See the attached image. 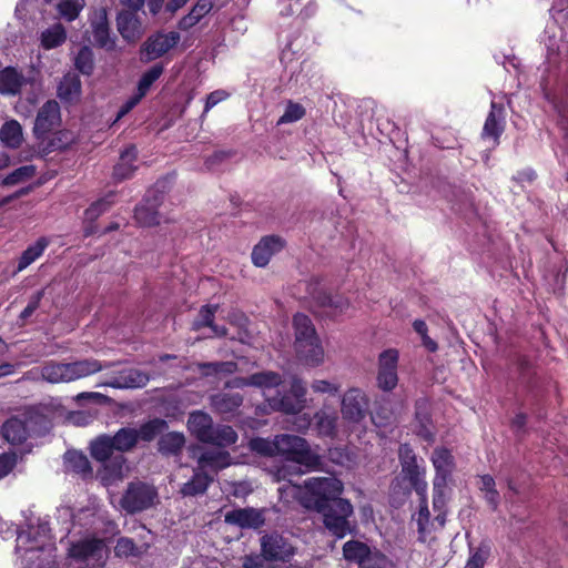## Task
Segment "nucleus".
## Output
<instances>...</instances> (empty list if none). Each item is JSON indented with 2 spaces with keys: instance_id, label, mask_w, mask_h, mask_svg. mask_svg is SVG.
I'll use <instances>...</instances> for the list:
<instances>
[{
  "instance_id": "47",
  "label": "nucleus",
  "mask_w": 568,
  "mask_h": 568,
  "mask_svg": "<svg viewBox=\"0 0 568 568\" xmlns=\"http://www.w3.org/2000/svg\"><path fill=\"white\" fill-rule=\"evenodd\" d=\"M34 175V165H23L9 173L6 178L0 179V184L6 186H13L29 181Z\"/></svg>"
},
{
  "instance_id": "40",
  "label": "nucleus",
  "mask_w": 568,
  "mask_h": 568,
  "mask_svg": "<svg viewBox=\"0 0 568 568\" xmlns=\"http://www.w3.org/2000/svg\"><path fill=\"white\" fill-rule=\"evenodd\" d=\"M185 444L182 433L171 432L163 435L158 443L159 452L163 455H178Z\"/></svg>"
},
{
  "instance_id": "56",
  "label": "nucleus",
  "mask_w": 568,
  "mask_h": 568,
  "mask_svg": "<svg viewBox=\"0 0 568 568\" xmlns=\"http://www.w3.org/2000/svg\"><path fill=\"white\" fill-rule=\"evenodd\" d=\"M250 447L261 455L276 456V436L272 440L261 437L253 438L250 442Z\"/></svg>"
},
{
  "instance_id": "25",
  "label": "nucleus",
  "mask_w": 568,
  "mask_h": 568,
  "mask_svg": "<svg viewBox=\"0 0 568 568\" xmlns=\"http://www.w3.org/2000/svg\"><path fill=\"white\" fill-rule=\"evenodd\" d=\"M315 430L321 437L334 438L337 433L338 416L335 409L323 407L314 414Z\"/></svg>"
},
{
  "instance_id": "49",
  "label": "nucleus",
  "mask_w": 568,
  "mask_h": 568,
  "mask_svg": "<svg viewBox=\"0 0 568 568\" xmlns=\"http://www.w3.org/2000/svg\"><path fill=\"white\" fill-rule=\"evenodd\" d=\"M84 6V0H60L57 9L62 18L73 21L79 17Z\"/></svg>"
},
{
  "instance_id": "33",
  "label": "nucleus",
  "mask_w": 568,
  "mask_h": 568,
  "mask_svg": "<svg viewBox=\"0 0 568 568\" xmlns=\"http://www.w3.org/2000/svg\"><path fill=\"white\" fill-rule=\"evenodd\" d=\"M294 343H304L318 338L315 327L308 316L305 314H296L293 317Z\"/></svg>"
},
{
  "instance_id": "2",
  "label": "nucleus",
  "mask_w": 568,
  "mask_h": 568,
  "mask_svg": "<svg viewBox=\"0 0 568 568\" xmlns=\"http://www.w3.org/2000/svg\"><path fill=\"white\" fill-rule=\"evenodd\" d=\"M343 488V483L336 477H312L304 481V487L283 484L277 490L281 499L286 503L294 499L305 508L323 510L327 500L338 499Z\"/></svg>"
},
{
  "instance_id": "37",
  "label": "nucleus",
  "mask_w": 568,
  "mask_h": 568,
  "mask_svg": "<svg viewBox=\"0 0 568 568\" xmlns=\"http://www.w3.org/2000/svg\"><path fill=\"white\" fill-rule=\"evenodd\" d=\"M243 398L240 394L219 393L211 397L212 407L221 414L235 412L242 405Z\"/></svg>"
},
{
  "instance_id": "36",
  "label": "nucleus",
  "mask_w": 568,
  "mask_h": 568,
  "mask_svg": "<svg viewBox=\"0 0 568 568\" xmlns=\"http://www.w3.org/2000/svg\"><path fill=\"white\" fill-rule=\"evenodd\" d=\"M134 219L138 224L145 227L160 224L161 216L156 211V199L152 203H150V200L146 199L145 203H142L139 206H136L134 212Z\"/></svg>"
},
{
  "instance_id": "52",
  "label": "nucleus",
  "mask_w": 568,
  "mask_h": 568,
  "mask_svg": "<svg viewBox=\"0 0 568 568\" xmlns=\"http://www.w3.org/2000/svg\"><path fill=\"white\" fill-rule=\"evenodd\" d=\"M199 368L204 375L233 374L237 366L234 362H213L199 364Z\"/></svg>"
},
{
  "instance_id": "6",
  "label": "nucleus",
  "mask_w": 568,
  "mask_h": 568,
  "mask_svg": "<svg viewBox=\"0 0 568 568\" xmlns=\"http://www.w3.org/2000/svg\"><path fill=\"white\" fill-rule=\"evenodd\" d=\"M43 423V416L33 409H26L24 412L12 416L2 426V435L4 439L12 444H22L34 432L37 426Z\"/></svg>"
},
{
  "instance_id": "53",
  "label": "nucleus",
  "mask_w": 568,
  "mask_h": 568,
  "mask_svg": "<svg viewBox=\"0 0 568 568\" xmlns=\"http://www.w3.org/2000/svg\"><path fill=\"white\" fill-rule=\"evenodd\" d=\"M489 555L490 546L487 542H481L476 549L470 551L465 568H484Z\"/></svg>"
},
{
  "instance_id": "24",
  "label": "nucleus",
  "mask_w": 568,
  "mask_h": 568,
  "mask_svg": "<svg viewBox=\"0 0 568 568\" xmlns=\"http://www.w3.org/2000/svg\"><path fill=\"white\" fill-rule=\"evenodd\" d=\"M225 523L242 528H258L264 524V517L253 508L234 509L225 514Z\"/></svg>"
},
{
  "instance_id": "44",
  "label": "nucleus",
  "mask_w": 568,
  "mask_h": 568,
  "mask_svg": "<svg viewBox=\"0 0 568 568\" xmlns=\"http://www.w3.org/2000/svg\"><path fill=\"white\" fill-rule=\"evenodd\" d=\"M168 423L161 418L151 419L138 429V440L152 442L158 435L168 429Z\"/></svg>"
},
{
  "instance_id": "38",
  "label": "nucleus",
  "mask_w": 568,
  "mask_h": 568,
  "mask_svg": "<svg viewBox=\"0 0 568 568\" xmlns=\"http://www.w3.org/2000/svg\"><path fill=\"white\" fill-rule=\"evenodd\" d=\"M402 471L406 478L425 471V468L417 464V458L409 445L403 444L398 450Z\"/></svg>"
},
{
  "instance_id": "3",
  "label": "nucleus",
  "mask_w": 568,
  "mask_h": 568,
  "mask_svg": "<svg viewBox=\"0 0 568 568\" xmlns=\"http://www.w3.org/2000/svg\"><path fill=\"white\" fill-rule=\"evenodd\" d=\"M113 363H102L95 358H85L71 363L47 362L40 368V376L50 384L71 383L110 368Z\"/></svg>"
},
{
  "instance_id": "13",
  "label": "nucleus",
  "mask_w": 568,
  "mask_h": 568,
  "mask_svg": "<svg viewBox=\"0 0 568 568\" xmlns=\"http://www.w3.org/2000/svg\"><path fill=\"white\" fill-rule=\"evenodd\" d=\"M261 550L267 561H287L295 554L293 545L282 535L275 532L262 537Z\"/></svg>"
},
{
  "instance_id": "4",
  "label": "nucleus",
  "mask_w": 568,
  "mask_h": 568,
  "mask_svg": "<svg viewBox=\"0 0 568 568\" xmlns=\"http://www.w3.org/2000/svg\"><path fill=\"white\" fill-rule=\"evenodd\" d=\"M69 554L72 568H100L109 557V549L103 539L84 538L74 542Z\"/></svg>"
},
{
  "instance_id": "9",
  "label": "nucleus",
  "mask_w": 568,
  "mask_h": 568,
  "mask_svg": "<svg viewBox=\"0 0 568 568\" xmlns=\"http://www.w3.org/2000/svg\"><path fill=\"white\" fill-rule=\"evenodd\" d=\"M158 491L154 486L143 481H132L128 485L120 505L129 514L143 511L154 505Z\"/></svg>"
},
{
  "instance_id": "61",
  "label": "nucleus",
  "mask_w": 568,
  "mask_h": 568,
  "mask_svg": "<svg viewBox=\"0 0 568 568\" xmlns=\"http://www.w3.org/2000/svg\"><path fill=\"white\" fill-rule=\"evenodd\" d=\"M17 465L16 453H3L0 455V479L6 477Z\"/></svg>"
},
{
  "instance_id": "18",
  "label": "nucleus",
  "mask_w": 568,
  "mask_h": 568,
  "mask_svg": "<svg viewBox=\"0 0 568 568\" xmlns=\"http://www.w3.org/2000/svg\"><path fill=\"white\" fill-rule=\"evenodd\" d=\"M430 459L436 470L433 485L436 487H439L440 485H447V480L455 467L452 453L444 447H438L434 449Z\"/></svg>"
},
{
  "instance_id": "10",
  "label": "nucleus",
  "mask_w": 568,
  "mask_h": 568,
  "mask_svg": "<svg viewBox=\"0 0 568 568\" xmlns=\"http://www.w3.org/2000/svg\"><path fill=\"white\" fill-rule=\"evenodd\" d=\"M180 33L175 31L150 36L140 48V60L148 63L163 57L180 42Z\"/></svg>"
},
{
  "instance_id": "34",
  "label": "nucleus",
  "mask_w": 568,
  "mask_h": 568,
  "mask_svg": "<svg viewBox=\"0 0 568 568\" xmlns=\"http://www.w3.org/2000/svg\"><path fill=\"white\" fill-rule=\"evenodd\" d=\"M373 551L365 542L359 540H348L343 546L345 560L357 564L358 567L373 555Z\"/></svg>"
},
{
  "instance_id": "7",
  "label": "nucleus",
  "mask_w": 568,
  "mask_h": 568,
  "mask_svg": "<svg viewBox=\"0 0 568 568\" xmlns=\"http://www.w3.org/2000/svg\"><path fill=\"white\" fill-rule=\"evenodd\" d=\"M55 547L51 536V529L47 521L37 519V523L29 524L27 529L18 532L17 550L22 552H34L41 549Z\"/></svg>"
},
{
  "instance_id": "29",
  "label": "nucleus",
  "mask_w": 568,
  "mask_h": 568,
  "mask_svg": "<svg viewBox=\"0 0 568 568\" xmlns=\"http://www.w3.org/2000/svg\"><path fill=\"white\" fill-rule=\"evenodd\" d=\"M212 481V475H210L209 473H204L196 467L193 477L182 486L180 493L184 497H194L197 495H203L205 494Z\"/></svg>"
},
{
  "instance_id": "35",
  "label": "nucleus",
  "mask_w": 568,
  "mask_h": 568,
  "mask_svg": "<svg viewBox=\"0 0 568 568\" xmlns=\"http://www.w3.org/2000/svg\"><path fill=\"white\" fill-rule=\"evenodd\" d=\"M0 140L3 145L18 149L23 141L21 124L17 120L7 121L0 129Z\"/></svg>"
},
{
  "instance_id": "21",
  "label": "nucleus",
  "mask_w": 568,
  "mask_h": 568,
  "mask_svg": "<svg viewBox=\"0 0 568 568\" xmlns=\"http://www.w3.org/2000/svg\"><path fill=\"white\" fill-rule=\"evenodd\" d=\"M149 381L150 377L146 373L136 368H128L119 372L103 385L112 388H138L145 386Z\"/></svg>"
},
{
  "instance_id": "58",
  "label": "nucleus",
  "mask_w": 568,
  "mask_h": 568,
  "mask_svg": "<svg viewBox=\"0 0 568 568\" xmlns=\"http://www.w3.org/2000/svg\"><path fill=\"white\" fill-rule=\"evenodd\" d=\"M311 388L314 393L317 394H327L331 396H335L336 394H338L341 385L338 383L326 379H314L311 384Z\"/></svg>"
},
{
  "instance_id": "27",
  "label": "nucleus",
  "mask_w": 568,
  "mask_h": 568,
  "mask_svg": "<svg viewBox=\"0 0 568 568\" xmlns=\"http://www.w3.org/2000/svg\"><path fill=\"white\" fill-rule=\"evenodd\" d=\"M230 465V454L222 450H206L197 458V468L210 475Z\"/></svg>"
},
{
  "instance_id": "19",
  "label": "nucleus",
  "mask_w": 568,
  "mask_h": 568,
  "mask_svg": "<svg viewBox=\"0 0 568 568\" xmlns=\"http://www.w3.org/2000/svg\"><path fill=\"white\" fill-rule=\"evenodd\" d=\"M505 129V112L504 108L500 104H497L495 101L490 104V111L486 118L481 136L484 139H491L494 145L499 143V138L503 134Z\"/></svg>"
},
{
  "instance_id": "12",
  "label": "nucleus",
  "mask_w": 568,
  "mask_h": 568,
  "mask_svg": "<svg viewBox=\"0 0 568 568\" xmlns=\"http://www.w3.org/2000/svg\"><path fill=\"white\" fill-rule=\"evenodd\" d=\"M368 409V398L359 388L347 389L341 400L343 419L351 424L361 423Z\"/></svg>"
},
{
  "instance_id": "62",
  "label": "nucleus",
  "mask_w": 568,
  "mask_h": 568,
  "mask_svg": "<svg viewBox=\"0 0 568 568\" xmlns=\"http://www.w3.org/2000/svg\"><path fill=\"white\" fill-rule=\"evenodd\" d=\"M317 298L321 301L323 305L333 307L335 311L339 313L344 312L349 306L348 301L341 296L324 295L323 297L318 296Z\"/></svg>"
},
{
  "instance_id": "54",
  "label": "nucleus",
  "mask_w": 568,
  "mask_h": 568,
  "mask_svg": "<svg viewBox=\"0 0 568 568\" xmlns=\"http://www.w3.org/2000/svg\"><path fill=\"white\" fill-rule=\"evenodd\" d=\"M75 68L83 74L90 75L93 71V52L90 48L83 47L74 59Z\"/></svg>"
},
{
  "instance_id": "28",
  "label": "nucleus",
  "mask_w": 568,
  "mask_h": 568,
  "mask_svg": "<svg viewBox=\"0 0 568 568\" xmlns=\"http://www.w3.org/2000/svg\"><path fill=\"white\" fill-rule=\"evenodd\" d=\"M27 79L16 68L7 67L0 71V93L2 95L19 94Z\"/></svg>"
},
{
  "instance_id": "11",
  "label": "nucleus",
  "mask_w": 568,
  "mask_h": 568,
  "mask_svg": "<svg viewBox=\"0 0 568 568\" xmlns=\"http://www.w3.org/2000/svg\"><path fill=\"white\" fill-rule=\"evenodd\" d=\"M399 354L395 348L383 351L378 355L377 363V386L384 392L393 390L398 383V366Z\"/></svg>"
},
{
  "instance_id": "50",
  "label": "nucleus",
  "mask_w": 568,
  "mask_h": 568,
  "mask_svg": "<svg viewBox=\"0 0 568 568\" xmlns=\"http://www.w3.org/2000/svg\"><path fill=\"white\" fill-rule=\"evenodd\" d=\"M163 70L162 64H155L142 74L138 83V94L140 97H144L148 93L152 84L162 75Z\"/></svg>"
},
{
  "instance_id": "51",
  "label": "nucleus",
  "mask_w": 568,
  "mask_h": 568,
  "mask_svg": "<svg viewBox=\"0 0 568 568\" xmlns=\"http://www.w3.org/2000/svg\"><path fill=\"white\" fill-rule=\"evenodd\" d=\"M113 193L108 194L106 196L99 199L94 203H92L85 211L84 217L88 221H95L101 214L106 212L113 204Z\"/></svg>"
},
{
  "instance_id": "39",
  "label": "nucleus",
  "mask_w": 568,
  "mask_h": 568,
  "mask_svg": "<svg viewBox=\"0 0 568 568\" xmlns=\"http://www.w3.org/2000/svg\"><path fill=\"white\" fill-rule=\"evenodd\" d=\"M237 440L236 432L229 425H214L210 433V438L205 440L206 444H212L217 447H229Z\"/></svg>"
},
{
  "instance_id": "41",
  "label": "nucleus",
  "mask_w": 568,
  "mask_h": 568,
  "mask_svg": "<svg viewBox=\"0 0 568 568\" xmlns=\"http://www.w3.org/2000/svg\"><path fill=\"white\" fill-rule=\"evenodd\" d=\"M149 549L146 542L135 544L133 539L129 537H121L118 539L114 547V552L118 557H140L145 554Z\"/></svg>"
},
{
  "instance_id": "20",
  "label": "nucleus",
  "mask_w": 568,
  "mask_h": 568,
  "mask_svg": "<svg viewBox=\"0 0 568 568\" xmlns=\"http://www.w3.org/2000/svg\"><path fill=\"white\" fill-rule=\"evenodd\" d=\"M116 28L121 37L129 43H135L144 33L142 22L131 11H123L118 14Z\"/></svg>"
},
{
  "instance_id": "45",
  "label": "nucleus",
  "mask_w": 568,
  "mask_h": 568,
  "mask_svg": "<svg viewBox=\"0 0 568 568\" xmlns=\"http://www.w3.org/2000/svg\"><path fill=\"white\" fill-rule=\"evenodd\" d=\"M302 466H304V464L297 460L285 459V462L274 471V477L277 481H285L284 484H293L292 477L303 474Z\"/></svg>"
},
{
  "instance_id": "60",
  "label": "nucleus",
  "mask_w": 568,
  "mask_h": 568,
  "mask_svg": "<svg viewBox=\"0 0 568 568\" xmlns=\"http://www.w3.org/2000/svg\"><path fill=\"white\" fill-rule=\"evenodd\" d=\"M426 471L414 475L408 479L417 495L420 497V503H427V481L425 480Z\"/></svg>"
},
{
  "instance_id": "15",
  "label": "nucleus",
  "mask_w": 568,
  "mask_h": 568,
  "mask_svg": "<svg viewBox=\"0 0 568 568\" xmlns=\"http://www.w3.org/2000/svg\"><path fill=\"white\" fill-rule=\"evenodd\" d=\"M90 28L95 45L109 51L115 49V37L110 33L105 9L101 8L93 12L90 18Z\"/></svg>"
},
{
  "instance_id": "32",
  "label": "nucleus",
  "mask_w": 568,
  "mask_h": 568,
  "mask_svg": "<svg viewBox=\"0 0 568 568\" xmlns=\"http://www.w3.org/2000/svg\"><path fill=\"white\" fill-rule=\"evenodd\" d=\"M136 156L138 152L134 146L125 149L121 153L119 163L114 166L113 178L118 181H123L131 178L136 169L134 165Z\"/></svg>"
},
{
  "instance_id": "5",
  "label": "nucleus",
  "mask_w": 568,
  "mask_h": 568,
  "mask_svg": "<svg viewBox=\"0 0 568 568\" xmlns=\"http://www.w3.org/2000/svg\"><path fill=\"white\" fill-rule=\"evenodd\" d=\"M276 455L297 460L308 469H315L321 465V457L311 450L306 439L296 435H277Z\"/></svg>"
},
{
  "instance_id": "59",
  "label": "nucleus",
  "mask_w": 568,
  "mask_h": 568,
  "mask_svg": "<svg viewBox=\"0 0 568 568\" xmlns=\"http://www.w3.org/2000/svg\"><path fill=\"white\" fill-rule=\"evenodd\" d=\"M390 561L388 558L374 549L373 555L368 557L358 568H389Z\"/></svg>"
},
{
  "instance_id": "46",
  "label": "nucleus",
  "mask_w": 568,
  "mask_h": 568,
  "mask_svg": "<svg viewBox=\"0 0 568 568\" xmlns=\"http://www.w3.org/2000/svg\"><path fill=\"white\" fill-rule=\"evenodd\" d=\"M270 406L278 412L286 414H297L304 408V404L301 400L294 399L292 395H284L281 397H273L268 399Z\"/></svg>"
},
{
  "instance_id": "64",
  "label": "nucleus",
  "mask_w": 568,
  "mask_h": 568,
  "mask_svg": "<svg viewBox=\"0 0 568 568\" xmlns=\"http://www.w3.org/2000/svg\"><path fill=\"white\" fill-rule=\"evenodd\" d=\"M266 559L258 555H247L243 558V568H266Z\"/></svg>"
},
{
  "instance_id": "42",
  "label": "nucleus",
  "mask_w": 568,
  "mask_h": 568,
  "mask_svg": "<svg viewBox=\"0 0 568 568\" xmlns=\"http://www.w3.org/2000/svg\"><path fill=\"white\" fill-rule=\"evenodd\" d=\"M67 39V31L61 23H55L41 33V45L45 50L54 49Z\"/></svg>"
},
{
  "instance_id": "8",
  "label": "nucleus",
  "mask_w": 568,
  "mask_h": 568,
  "mask_svg": "<svg viewBox=\"0 0 568 568\" xmlns=\"http://www.w3.org/2000/svg\"><path fill=\"white\" fill-rule=\"evenodd\" d=\"M324 516V525L332 535L337 538H344L347 534L353 532L354 527L349 523L353 515V506L349 500L338 498L332 506L321 510Z\"/></svg>"
},
{
  "instance_id": "1",
  "label": "nucleus",
  "mask_w": 568,
  "mask_h": 568,
  "mask_svg": "<svg viewBox=\"0 0 568 568\" xmlns=\"http://www.w3.org/2000/svg\"><path fill=\"white\" fill-rule=\"evenodd\" d=\"M138 443V429L133 427H122L112 436L100 435L90 443L92 458L102 464L98 476L104 486L123 478L126 459L122 454L133 450Z\"/></svg>"
},
{
  "instance_id": "22",
  "label": "nucleus",
  "mask_w": 568,
  "mask_h": 568,
  "mask_svg": "<svg viewBox=\"0 0 568 568\" xmlns=\"http://www.w3.org/2000/svg\"><path fill=\"white\" fill-rule=\"evenodd\" d=\"M282 383V377L275 372H260L248 377H237L231 382L232 387L255 386L262 389L277 387Z\"/></svg>"
},
{
  "instance_id": "43",
  "label": "nucleus",
  "mask_w": 568,
  "mask_h": 568,
  "mask_svg": "<svg viewBox=\"0 0 568 568\" xmlns=\"http://www.w3.org/2000/svg\"><path fill=\"white\" fill-rule=\"evenodd\" d=\"M48 244L49 243L47 239L40 237L34 244L30 245L27 250H24L19 258L17 272L23 271L37 258H39L43 254Z\"/></svg>"
},
{
  "instance_id": "16",
  "label": "nucleus",
  "mask_w": 568,
  "mask_h": 568,
  "mask_svg": "<svg viewBox=\"0 0 568 568\" xmlns=\"http://www.w3.org/2000/svg\"><path fill=\"white\" fill-rule=\"evenodd\" d=\"M284 240L278 235H266L253 247L252 262L257 267H265L272 256L283 250Z\"/></svg>"
},
{
  "instance_id": "23",
  "label": "nucleus",
  "mask_w": 568,
  "mask_h": 568,
  "mask_svg": "<svg viewBox=\"0 0 568 568\" xmlns=\"http://www.w3.org/2000/svg\"><path fill=\"white\" fill-rule=\"evenodd\" d=\"M214 427L212 417L203 410L190 413L187 418V429L197 440L205 443L210 438V433Z\"/></svg>"
},
{
  "instance_id": "55",
  "label": "nucleus",
  "mask_w": 568,
  "mask_h": 568,
  "mask_svg": "<svg viewBox=\"0 0 568 568\" xmlns=\"http://www.w3.org/2000/svg\"><path fill=\"white\" fill-rule=\"evenodd\" d=\"M305 115V109L302 104L288 101L285 111L277 120V125L293 123L301 120Z\"/></svg>"
},
{
  "instance_id": "14",
  "label": "nucleus",
  "mask_w": 568,
  "mask_h": 568,
  "mask_svg": "<svg viewBox=\"0 0 568 568\" xmlns=\"http://www.w3.org/2000/svg\"><path fill=\"white\" fill-rule=\"evenodd\" d=\"M61 123L60 105L55 100L47 101L38 111L33 133L37 139H44Z\"/></svg>"
},
{
  "instance_id": "31",
  "label": "nucleus",
  "mask_w": 568,
  "mask_h": 568,
  "mask_svg": "<svg viewBox=\"0 0 568 568\" xmlns=\"http://www.w3.org/2000/svg\"><path fill=\"white\" fill-rule=\"evenodd\" d=\"M55 550L51 549L36 550L34 552H23L22 557L26 561L24 568H58L55 562Z\"/></svg>"
},
{
  "instance_id": "63",
  "label": "nucleus",
  "mask_w": 568,
  "mask_h": 568,
  "mask_svg": "<svg viewBox=\"0 0 568 568\" xmlns=\"http://www.w3.org/2000/svg\"><path fill=\"white\" fill-rule=\"evenodd\" d=\"M43 295H44V291H43V290H41V291H38L37 293H34V294L30 297V300H29V302H28V305L24 307V310H23V311L21 312V314H20V318H21L22 321L28 320V318H29V317H30V316L36 312V310H37V308L39 307V305H40V302H41V300H42Z\"/></svg>"
},
{
  "instance_id": "48",
  "label": "nucleus",
  "mask_w": 568,
  "mask_h": 568,
  "mask_svg": "<svg viewBox=\"0 0 568 568\" xmlns=\"http://www.w3.org/2000/svg\"><path fill=\"white\" fill-rule=\"evenodd\" d=\"M415 520L417 523L418 540L420 542H426L427 537L432 530L430 513L427 503L419 504V510Z\"/></svg>"
},
{
  "instance_id": "30",
  "label": "nucleus",
  "mask_w": 568,
  "mask_h": 568,
  "mask_svg": "<svg viewBox=\"0 0 568 568\" xmlns=\"http://www.w3.org/2000/svg\"><path fill=\"white\" fill-rule=\"evenodd\" d=\"M82 85L79 75L65 74L58 85V97L64 102L78 101L81 97Z\"/></svg>"
},
{
  "instance_id": "57",
  "label": "nucleus",
  "mask_w": 568,
  "mask_h": 568,
  "mask_svg": "<svg viewBox=\"0 0 568 568\" xmlns=\"http://www.w3.org/2000/svg\"><path fill=\"white\" fill-rule=\"evenodd\" d=\"M67 463L72 468L73 471L82 475H87L91 473V466L89 459L78 453H70L67 455Z\"/></svg>"
},
{
  "instance_id": "26",
  "label": "nucleus",
  "mask_w": 568,
  "mask_h": 568,
  "mask_svg": "<svg viewBox=\"0 0 568 568\" xmlns=\"http://www.w3.org/2000/svg\"><path fill=\"white\" fill-rule=\"evenodd\" d=\"M217 308V305L202 306L197 317L192 323V329L200 331L203 327H210L213 336L225 337L227 335V328L225 326L214 324V317Z\"/></svg>"
},
{
  "instance_id": "17",
  "label": "nucleus",
  "mask_w": 568,
  "mask_h": 568,
  "mask_svg": "<svg viewBox=\"0 0 568 568\" xmlns=\"http://www.w3.org/2000/svg\"><path fill=\"white\" fill-rule=\"evenodd\" d=\"M294 351L300 363L308 367H317L325 361V351L321 339L294 343Z\"/></svg>"
}]
</instances>
